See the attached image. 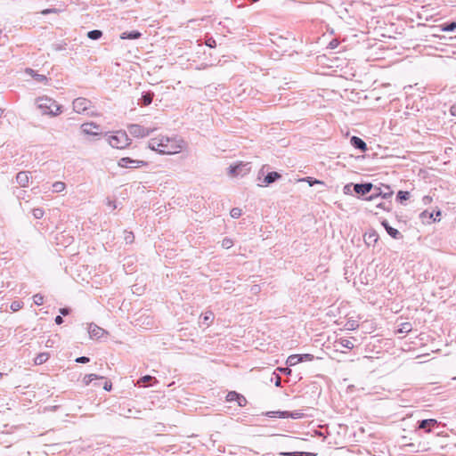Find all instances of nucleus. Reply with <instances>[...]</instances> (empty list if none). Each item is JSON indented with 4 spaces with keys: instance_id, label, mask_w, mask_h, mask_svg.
Returning a JSON list of instances; mask_svg holds the SVG:
<instances>
[{
    "instance_id": "nucleus-20",
    "label": "nucleus",
    "mask_w": 456,
    "mask_h": 456,
    "mask_svg": "<svg viewBox=\"0 0 456 456\" xmlns=\"http://www.w3.org/2000/svg\"><path fill=\"white\" fill-rule=\"evenodd\" d=\"M418 423L419 428L427 429L428 431H429L431 427H435L437 424V421L434 419H428L419 421Z\"/></svg>"
},
{
    "instance_id": "nucleus-24",
    "label": "nucleus",
    "mask_w": 456,
    "mask_h": 456,
    "mask_svg": "<svg viewBox=\"0 0 456 456\" xmlns=\"http://www.w3.org/2000/svg\"><path fill=\"white\" fill-rule=\"evenodd\" d=\"M284 456H316V453L307 452H282Z\"/></svg>"
},
{
    "instance_id": "nucleus-3",
    "label": "nucleus",
    "mask_w": 456,
    "mask_h": 456,
    "mask_svg": "<svg viewBox=\"0 0 456 456\" xmlns=\"http://www.w3.org/2000/svg\"><path fill=\"white\" fill-rule=\"evenodd\" d=\"M37 108L42 110L43 114L57 116L61 112V106L54 100L49 97H39L37 99Z\"/></svg>"
},
{
    "instance_id": "nucleus-33",
    "label": "nucleus",
    "mask_w": 456,
    "mask_h": 456,
    "mask_svg": "<svg viewBox=\"0 0 456 456\" xmlns=\"http://www.w3.org/2000/svg\"><path fill=\"white\" fill-rule=\"evenodd\" d=\"M45 211L41 208H36L32 209V215L36 219H40L44 216Z\"/></svg>"
},
{
    "instance_id": "nucleus-53",
    "label": "nucleus",
    "mask_w": 456,
    "mask_h": 456,
    "mask_svg": "<svg viewBox=\"0 0 456 456\" xmlns=\"http://www.w3.org/2000/svg\"><path fill=\"white\" fill-rule=\"evenodd\" d=\"M274 385L277 387H281V379L280 376L276 375L275 377V380H274Z\"/></svg>"
},
{
    "instance_id": "nucleus-42",
    "label": "nucleus",
    "mask_w": 456,
    "mask_h": 456,
    "mask_svg": "<svg viewBox=\"0 0 456 456\" xmlns=\"http://www.w3.org/2000/svg\"><path fill=\"white\" fill-rule=\"evenodd\" d=\"M297 356H298V358L301 359V362H306V361H313L314 358V355L310 354H297Z\"/></svg>"
},
{
    "instance_id": "nucleus-56",
    "label": "nucleus",
    "mask_w": 456,
    "mask_h": 456,
    "mask_svg": "<svg viewBox=\"0 0 456 456\" xmlns=\"http://www.w3.org/2000/svg\"><path fill=\"white\" fill-rule=\"evenodd\" d=\"M55 323L58 324V325H61V323H63V318L61 316V315H58L55 317V320H54Z\"/></svg>"
},
{
    "instance_id": "nucleus-59",
    "label": "nucleus",
    "mask_w": 456,
    "mask_h": 456,
    "mask_svg": "<svg viewBox=\"0 0 456 456\" xmlns=\"http://www.w3.org/2000/svg\"><path fill=\"white\" fill-rule=\"evenodd\" d=\"M395 200H396V201H399V191H398V192L396 193V195H395Z\"/></svg>"
},
{
    "instance_id": "nucleus-16",
    "label": "nucleus",
    "mask_w": 456,
    "mask_h": 456,
    "mask_svg": "<svg viewBox=\"0 0 456 456\" xmlns=\"http://www.w3.org/2000/svg\"><path fill=\"white\" fill-rule=\"evenodd\" d=\"M29 181V172L28 171H20L16 175V183L20 187H26L28 184Z\"/></svg>"
},
{
    "instance_id": "nucleus-45",
    "label": "nucleus",
    "mask_w": 456,
    "mask_h": 456,
    "mask_svg": "<svg viewBox=\"0 0 456 456\" xmlns=\"http://www.w3.org/2000/svg\"><path fill=\"white\" fill-rule=\"evenodd\" d=\"M206 45L210 48H215L216 46V42L213 37H208L206 40Z\"/></svg>"
},
{
    "instance_id": "nucleus-23",
    "label": "nucleus",
    "mask_w": 456,
    "mask_h": 456,
    "mask_svg": "<svg viewBox=\"0 0 456 456\" xmlns=\"http://www.w3.org/2000/svg\"><path fill=\"white\" fill-rule=\"evenodd\" d=\"M102 37V31L100 29H93L87 32V37L92 40H98Z\"/></svg>"
},
{
    "instance_id": "nucleus-25",
    "label": "nucleus",
    "mask_w": 456,
    "mask_h": 456,
    "mask_svg": "<svg viewBox=\"0 0 456 456\" xmlns=\"http://www.w3.org/2000/svg\"><path fill=\"white\" fill-rule=\"evenodd\" d=\"M102 379L103 377L98 376L96 374H87L84 377L83 382L86 386H88L93 380Z\"/></svg>"
},
{
    "instance_id": "nucleus-34",
    "label": "nucleus",
    "mask_w": 456,
    "mask_h": 456,
    "mask_svg": "<svg viewBox=\"0 0 456 456\" xmlns=\"http://www.w3.org/2000/svg\"><path fill=\"white\" fill-rule=\"evenodd\" d=\"M22 306H23V303L21 301L15 300L13 302H12L10 308L12 311L17 312L20 309H21Z\"/></svg>"
},
{
    "instance_id": "nucleus-44",
    "label": "nucleus",
    "mask_w": 456,
    "mask_h": 456,
    "mask_svg": "<svg viewBox=\"0 0 456 456\" xmlns=\"http://www.w3.org/2000/svg\"><path fill=\"white\" fill-rule=\"evenodd\" d=\"M236 403H238L239 406L244 407L247 404V399L242 395H240Z\"/></svg>"
},
{
    "instance_id": "nucleus-60",
    "label": "nucleus",
    "mask_w": 456,
    "mask_h": 456,
    "mask_svg": "<svg viewBox=\"0 0 456 456\" xmlns=\"http://www.w3.org/2000/svg\"><path fill=\"white\" fill-rule=\"evenodd\" d=\"M109 204L110 205V207H113V208H116V205H115V204H112V202H111V201H110V202H109Z\"/></svg>"
},
{
    "instance_id": "nucleus-55",
    "label": "nucleus",
    "mask_w": 456,
    "mask_h": 456,
    "mask_svg": "<svg viewBox=\"0 0 456 456\" xmlns=\"http://www.w3.org/2000/svg\"><path fill=\"white\" fill-rule=\"evenodd\" d=\"M282 373H284L285 375H290L291 373V370L288 367L286 368H280L279 369Z\"/></svg>"
},
{
    "instance_id": "nucleus-7",
    "label": "nucleus",
    "mask_w": 456,
    "mask_h": 456,
    "mask_svg": "<svg viewBox=\"0 0 456 456\" xmlns=\"http://www.w3.org/2000/svg\"><path fill=\"white\" fill-rule=\"evenodd\" d=\"M127 130L134 137H145L150 135L152 132V129L141 126L139 124H131L127 126Z\"/></svg>"
},
{
    "instance_id": "nucleus-15",
    "label": "nucleus",
    "mask_w": 456,
    "mask_h": 456,
    "mask_svg": "<svg viewBox=\"0 0 456 456\" xmlns=\"http://www.w3.org/2000/svg\"><path fill=\"white\" fill-rule=\"evenodd\" d=\"M350 143L354 149L360 150L362 152L367 151L366 142L358 136H352L350 139Z\"/></svg>"
},
{
    "instance_id": "nucleus-36",
    "label": "nucleus",
    "mask_w": 456,
    "mask_h": 456,
    "mask_svg": "<svg viewBox=\"0 0 456 456\" xmlns=\"http://www.w3.org/2000/svg\"><path fill=\"white\" fill-rule=\"evenodd\" d=\"M365 241L367 244H370V242H376L378 240V235L375 232H371L369 234H365Z\"/></svg>"
},
{
    "instance_id": "nucleus-29",
    "label": "nucleus",
    "mask_w": 456,
    "mask_h": 456,
    "mask_svg": "<svg viewBox=\"0 0 456 456\" xmlns=\"http://www.w3.org/2000/svg\"><path fill=\"white\" fill-rule=\"evenodd\" d=\"M213 320H214V314L212 312H207V313H205V314L203 316L202 323L206 324L207 326H209V324L212 322Z\"/></svg>"
},
{
    "instance_id": "nucleus-30",
    "label": "nucleus",
    "mask_w": 456,
    "mask_h": 456,
    "mask_svg": "<svg viewBox=\"0 0 456 456\" xmlns=\"http://www.w3.org/2000/svg\"><path fill=\"white\" fill-rule=\"evenodd\" d=\"M338 343L341 345V346H343L345 348H347V349L354 348V344L352 343V341L350 339L340 338Z\"/></svg>"
},
{
    "instance_id": "nucleus-12",
    "label": "nucleus",
    "mask_w": 456,
    "mask_h": 456,
    "mask_svg": "<svg viewBox=\"0 0 456 456\" xmlns=\"http://www.w3.org/2000/svg\"><path fill=\"white\" fill-rule=\"evenodd\" d=\"M441 216V211L438 210L436 213V216H434L433 212H428V210H424L419 214V218L421 219L423 224H431L437 221V217Z\"/></svg>"
},
{
    "instance_id": "nucleus-1",
    "label": "nucleus",
    "mask_w": 456,
    "mask_h": 456,
    "mask_svg": "<svg viewBox=\"0 0 456 456\" xmlns=\"http://www.w3.org/2000/svg\"><path fill=\"white\" fill-rule=\"evenodd\" d=\"M183 141L176 137L158 136L149 141V148L160 154H175L183 149Z\"/></svg>"
},
{
    "instance_id": "nucleus-22",
    "label": "nucleus",
    "mask_w": 456,
    "mask_h": 456,
    "mask_svg": "<svg viewBox=\"0 0 456 456\" xmlns=\"http://www.w3.org/2000/svg\"><path fill=\"white\" fill-rule=\"evenodd\" d=\"M48 359H49L48 353H40L35 357L34 362L36 365H41V364L45 363Z\"/></svg>"
},
{
    "instance_id": "nucleus-57",
    "label": "nucleus",
    "mask_w": 456,
    "mask_h": 456,
    "mask_svg": "<svg viewBox=\"0 0 456 456\" xmlns=\"http://www.w3.org/2000/svg\"><path fill=\"white\" fill-rule=\"evenodd\" d=\"M265 167H266V166H265H265H263V167H261V169H260V171H259V173H258V180H260V175H264V173H265Z\"/></svg>"
},
{
    "instance_id": "nucleus-4",
    "label": "nucleus",
    "mask_w": 456,
    "mask_h": 456,
    "mask_svg": "<svg viewBox=\"0 0 456 456\" xmlns=\"http://www.w3.org/2000/svg\"><path fill=\"white\" fill-rule=\"evenodd\" d=\"M108 142L111 147L117 149H124L130 144V139L124 131H117L109 135Z\"/></svg>"
},
{
    "instance_id": "nucleus-54",
    "label": "nucleus",
    "mask_w": 456,
    "mask_h": 456,
    "mask_svg": "<svg viewBox=\"0 0 456 456\" xmlns=\"http://www.w3.org/2000/svg\"><path fill=\"white\" fill-rule=\"evenodd\" d=\"M432 201V198L429 196H424L422 198V202L424 205H428Z\"/></svg>"
},
{
    "instance_id": "nucleus-21",
    "label": "nucleus",
    "mask_w": 456,
    "mask_h": 456,
    "mask_svg": "<svg viewBox=\"0 0 456 456\" xmlns=\"http://www.w3.org/2000/svg\"><path fill=\"white\" fill-rule=\"evenodd\" d=\"M154 381L155 383L157 382L156 379L152 376H150V375H145L143 377H142L139 380H138V384L139 386L141 387H150V386H152V384H150V381Z\"/></svg>"
},
{
    "instance_id": "nucleus-37",
    "label": "nucleus",
    "mask_w": 456,
    "mask_h": 456,
    "mask_svg": "<svg viewBox=\"0 0 456 456\" xmlns=\"http://www.w3.org/2000/svg\"><path fill=\"white\" fill-rule=\"evenodd\" d=\"M230 215L232 218H239L241 216V209L239 208H233L231 209Z\"/></svg>"
},
{
    "instance_id": "nucleus-58",
    "label": "nucleus",
    "mask_w": 456,
    "mask_h": 456,
    "mask_svg": "<svg viewBox=\"0 0 456 456\" xmlns=\"http://www.w3.org/2000/svg\"><path fill=\"white\" fill-rule=\"evenodd\" d=\"M451 113L452 115L456 116V106H452L451 108Z\"/></svg>"
},
{
    "instance_id": "nucleus-39",
    "label": "nucleus",
    "mask_w": 456,
    "mask_h": 456,
    "mask_svg": "<svg viewBox=\"0 0 456 456\" xmlns=\"http://www.w3.org/2000/svg\"><path fill=\"white\" fill-rule=\"evenodd\" d=\"M411 330V325L409 322L401 323V333H408Z\"/></svg>"
},
{
    "instance_id": "nucleus-5",
    "label": "nucleus",
    "mask_w": 456,
    "mask_h": 456,
    "mask_svg": "<svg viewBox=\"0 0 456 456\" xmlns=\"http://www.w3.org/2000/svg\"><path fill=\"white\" fill-rule=\"evenodd\" d=\"M251 170V164L249 162H240L235 165H231L228 167V174L232 176H244Z\"/></svg>"
},
{
    "instance_id": "nucleus-40",
    "label": "nucleus",
    "mask_w": 456,
    "mask_h": 456,
    "mask_svg": "<svg viewBox=\"0 0 456 456\" xmlns=\"http://www.w3.org/2000/svg\"><path fill=\"white\" fill-rule=\"evenodd\" d=\"M233 245V241L229 239V238H224L223 240H222V247L224 248H232Z\"/></svg>"
},
{
    "instance_id": "nucleus-46",
    "label": "nucleus",
    "mask_w": 456,
    "mask_h": 456,
    "mask_svg": "<svg viewBox=\"0 0 456 456\" xmlns=\"http://www.w3.org/2000/svg\"><path fill=\"white\" fill-rule=\"evenodd\" d=\"M456 28V22L452 21L450 23H447L444 30L445 31H453Z\"/></svg>"
},
{
    "instance_id": "nucleus-41",
    "label": "nucleus",
    "mask_w": 456,
    "mask_h": 456,
    "mask_svg": "<svg viewBox=\"0 0 456 456\" xmlns=\"http://www.w3.org/2000/svg\"><path fill=\"white\" fill-rule=\"evenodd\" d=\"M67 44L66 43H59V44H53V49L56 52L63 51L66 49Z\"/></svg>"
},
{
    "instance_id": "nucleus-62",
    "label": "nucleus",
    "mask_w": 456,
    "mask_h": 456,
    "mask_svg": "<svg viewBox=\"0 0 456 456\" xmlns=\"http://www.w3.org/2000/svg\"><path fill=\"white\" fill-rule=\"evenodd\" d=\"M2 377V373H0V378Z\"/></svg>"
},
{
    "instance_id": "nucleus-32",
    "label": "nucleus",
    "mask_w": 456,
    "mask_h": 456,
    "mask_svg": "<svg viewBox=\"0 0 456 456\" xmlns=\"http://www.w3.org/2000/svg\"><path fill=\"white\" fill-rule=\"evenodd\" d=\"M304 181L307 182L309 186H314L315 184H324V183L322 181H320L316 178L310 177V176L304 178Z\"/></svg>"
},
{
    "instance_id": "nucleus-48",
    "label": "nucleus",
    "mask_w": 456,
    "mask_h": 456,
    "mask_svg": "<svg viewBox=\"0 0 456 456\" xmlns=\"http://www.w3.org/2000/svg\"><path fill=\"white\" fill-rule=\"evenodd\" d=\"M410 197H411V194L409 191H403L401 190V204L403 203V200H409Z\"/></svg>"
},
{
    "instance_id": "nucleus-51",
    "label": "nucleus",
    "mask_w": 456,
    "mask_h": 456,
    "mask_svg": "<svg viewBox=\"0 0 456 456\" xmlns=\"http://www.w3.org/2000/svg\"><path fill=\"white\" fill-rule=\"evenodd\" d=\"M69 313H70V309L69 307L60 308V314L64 315V316L69 314Z\"/></svg>"
},
{
    "instance_id": "nucleus-9",
    "label": "nucleus",
    "mask_w": 456,
    "mask_h": 456,
    "mask_svg": "<svg viewBox=\"0 0 456 456\" xmlns=\"http://www.w3.org/2000/svg\"><path fill=\"white\" fill-rule=\"evenodd\" d=\"M91 104V101L84 97L76 98L72 102L73 110L77 113H84L90 108Z\"/></svg>"
},
{
    "instance_id": "nucleus-50",
    "label": "nucleus",
    "mask_w": 456,
    "mask_h": 456,
    "mask_svg": "<svg viewBox=\"0 0 456 456\" xmlns=\"http://www.w3.org/2000/svg\"><path fill=\"white\" fill-rule=\"evenodd\" d=\"M134 240V235L133 232H127V234L125 236V240L126 243H132Z\"/></svg>"
},
{
    "instance_id": "nucleus-18",
    "label": "nucleus",
    "mask_w": 456,
    "mask_h": 456,
    "mask_svg": "<svg viewBox=\"0 0 456 456\" xmlns=\"http://www.w3.org/2000/svg\"><path fill=\"white\" fill-rule=\"evenodd\" d=\"M142 36L138 30L125 31L120 35L121 39L134 40L140 38Z\"/></svg>"
},
{
    "instance_id": "nucleus-2",
    "label": "nucleus",
    "mask_w": 456,
    "mask_h": 456,
    "mask_svg": "<svg viewBox=\"0 0 456 456\" xmlns=\"http://www.w3.org/2000/svg\"><path fill=\"white\" fill-rule=\"evenodd\" d=\"M385 190H382L380 187L374 186L371 183H354L353 191L358 196H365L368 193L370 195L364 200H373L376 198L381 196L382 199H387L392 196L393 191L390 190L389 186H385Z\"/></svg>"
},
{
    "instance_id": "nucleus-31",
    "label": "nucleus",
    "mask_w": 456,
    "mask_h": 456,
    "mask_svg": "<svg viewBox=\"0 0 456 456\" xmlns=\"http://www.w3.org/2000/svg\"><path fill=\"white\" fill-rule=\"evenodd\" d=\"M240 395V394H239V393H237L235 391H231L226 395V401H228V402H237Z\"/></svg>"
},
{
    "instance_id": "nucleus-52",
    "label": "nucleus",
    "mask_w": 456,
    "mask_h": 456,
    "mask_svg": "<svg viewBox=\"0 0 456 456\" xmlns=\"http://www.w3.org/2000/svg\"><path fill=\"white\" fill-rule=\"evenodd\" d=\"M103 389L106 391H110L112 389V384L110 381H105Z\"/></svg>"
},
{
    "instance_id": "nucleus-28",
    "label": "nucleus",
    "mask_w": 456,
    "mask_h": 456,
    "mask_svg": "<svg viewBox=\"0 0 456 456\" xmlns=\"http://www.w3.org/2000/svg\"><path fill=\"white\" fill-rule=\"evenodd\" d=\"M66 184L62 182H55L52 185V189L53 192H61L64 191Z\"/></svg>"
},
{
    "instance_id": "nucleus-49",
    "label": "nucleus",
    "mask_w": 456,
    "mask_h": 456,
    "mask_svg": "<svg viewBox=\"0 0 456 456\" xmlns=\"http://www.w3.org/2000/svg\"><path fill=\"white\" fill-rule=\"evenodd\" d=\"M59 10L58 9H55V8H48V9H45L41 12V13L43 15H46V14H49V13H56L58 12Z\"/></svg>"
},
{
    "instance_id": "nucleus-14",
    "label": "nucleus",
    "mask_w": 456,
    "mask_h": 456,
    "mask_svg": "<svg viewBox=\"0 0 456 456\" xmlns=\"http://www.w3.org/2000/svg\"><path fill=\"white\" fill-rule=\"evenodd\" d=\"M418 446L412 443H409L406 436H401V451L403 452H418Z\"/></svg>"
},
{
    "instance_id": "nucleus-10",
    "label": "nucleus",
    "mask_w": 456,
    "mask_h": 456,
    "mask_svg": "<svg viewBox=\"0 0 456 456\" xmlns=\"http://www.w3.org/2000/svg\"><path fill=\"white\" fill-rule=\"evenodd\" d=\"M147 163L143 160L133 159L128 157L121 158L118 160V166L121 167H126V168L139 167L144 166Z\"/></svg>"
},
{
    "instance_id": "nucleus-61",
    "label": "nucleus",
    "mask_w": 456,
    "mask_h": 456,
    "mask_svg": "<svg viewBox=\"0 0 456 456\" xmlns=\"http://www.w3.org/2000/svg\"><path fill=\"white\" fill-rule=\"evenodd\" d=\"M109 204L110 205V207H113V208H116V205H115V204H112V202H111V201H110V202H109Z\"/></svg>"
},
{
    "instance_id": "nucleus-35",
    "label": "nucleus",
    "mask_w": 456,
    "mask_h": 456,
    "mask_svg": "<svg viewBox=\"0 0 456 456\" xmlns=\"http://www.w3.org/2000/svg\"><path fill=\"white\" fill-rule=\"evenodd\" d=\"M346 327L349 330H354L359 327V324L354 320H348L346 323Z\"/></svg>"
},
{
    "instance_id": "nucleus-19",
    "label": "nucleus",
    "mask_w": 456,
    "mask_h": 456,
    "mask_svg": "<svg viewBox=\"0 0 456 456\" xmlns=\"http://www.w3.org/2000/svg\"><path fill=\"white\" fill-rule=\"evenodd\" d=\"M381 224L382 226L385 228V230L387 231V232L392 237V238H395L396 239L398 234H399V231L394 227H392L388 221L387 220H383L381 222Z\"/></svg>"
},
{
    "instance_id": "nucleus-27",
    "label": "nucleus",
    "mask_w": 456,
    "mask_h": 456,
    "mask_svg": "<svg viewBox=\"0 0 456 456\" xmlns=\"http://www.w3.org/2000/svg\"><path fill=\"white\" fill-rule=\"evenodd\" d=\"M27 72H28V73H30V74H32V77H34V79H35L36 81H37V82L42 83V82L46 81V79H47V78H46V77H45V75L37 74V73H35V71H34L33 69H27Z\"/></svg>"
},
{
    "instance_id": "nucleus-6",
    "label": "nucleus",
    "mask_w": 456,
    "mask_h": 456,
    "mask_svg": "<svg viewBox=\"0 0 456 456\" xmlns=\"http://www.w3.org/2000/svg\"><path fill=\"white\" fill-rule=\"evenodd\" d=\"M265 416L269 418H281V419H287L291 418L294 419H301L304 417V413H302L300 411H271L265 412Z\"/></svg>"
},
{
    "instance_id": "nucleus-13",
    "label": "nucleus",
    "mask_w": 456,
    "mask_h": 456,
    "mask_svg": "<svg viewBox=\"0 0 456 456\" xmlns=\"http://www.w3.org/2000/svg\"><path fill=\"white\" fill-rule=\"evenodd\" d=\"M281 178V175L280 173H278L276 171L268 172L265 175L261 185L267 186L271 183H275L276 181H278Z\"/></svg>"
},
{
    "instance_id": "nucleus-38",
    "label": "nucleus",
    "mask_w": 456,
    "mask_h": 456,
    "mask_svg": "<svg viewBox=\"0 0 456 456\" xmlns=\"http://www.w3.org/2000/svg\"><path fill=\"white\" fill-rule=\"evenodd\" d=\"M33 301L37 305L44 304V297L41 294H36L33 296Z\"/></svg>"
},
{
    "instance_id": "nucleus-17",
    "label": "nucleus",
    "mask_w": 456,
    "mask_h": 456,
    "mask_svg": "<svg viewBox=\"0 0 456 456\" xmlns=\"http://www.w3.org/2000/svg\"><path fill=\"white\" fill-rule=\"evenodd\" d=\"M154 93L151 91L143 92L142 97L138 101V104L141 106H148L152 102Z\"/></svg>"
},
{
    "instance_id": "nucleus-47",
    "label": "nucleus",
    "mask_w": 456,
    "mask_h": 456,
    "mask_svg": "<svg viewBox=\"0 0 456 456\" xmlns=\"http://www.w3.org/2000/svg\"><path fill=\"white\" fill-rule=\"evenodd\" d=\"M75 361H76V362H78V363H87V362H89L90 358L87 356H79Z\"/></svg>"
},
{
    "instance_id": "nucleus-26",
    "label": "nucleus",
    "mask_w": 456,
    "mask_h": 456,
    "mask_svg": "<svg viewBox=\"0 0 456 456\" xmlns=\"http://www.w3.org/2000/svg\"><path fill=\"white\" fill-rule=\"evenodd\" d=\"M299 362H301V359L298 358L297 354L289 355L286 361L288 366H295Z\"/></svg>"
},
{
    "instance_id": "nucleus-8",
    "label": "nucleus",
    "mask_w": 456,
    "mask_h": 456,
    "mask_svg": "<svg viewBox=\"0 0 456 456\" xmlns=\"http://www.w3.org/2000/svg\"><path fill=\"white\" fill-rule=\"evenodd\" d=\"M81 131L84 134L99 136L102 134L101 126L94 122H86L81 125Z\"/></svg>"
},
{
    "instance_id": "nucleus-43",
    "label": "nucleus",
    "mask_w": 456,
    "mask_h": 456,
    "mask_svg": "<svg viewBox=\"0 0 456 456\" xmlns=\"http://www.w3.org/2000/svg\"><path fill=\"white\" fill-rule=\"evenodd\" d=\"M353 185H354V183H353L346 184V185L344 186V188H343V192H344L345 194H347V195L352 194V188H353Z\"/></svg>"
},
{
    "instance_id": "nucleus-11",
    "label": "nucleus",
    "mask_w": 456,
    "mask_h": 456,
    "mask_svg": "<svg viewBox=\"0 0 456 456\" xmlns=\"http://www.w3.org/2000/svg\"><path fill=\"white\" fill-rule=\"evenodd\" d=\"M106 333L105 330L99 327L98 325L94 323L89 324L88 327V334L90 338L92 339H98L102 338Z\"/></svg>"
}]
</instances>
